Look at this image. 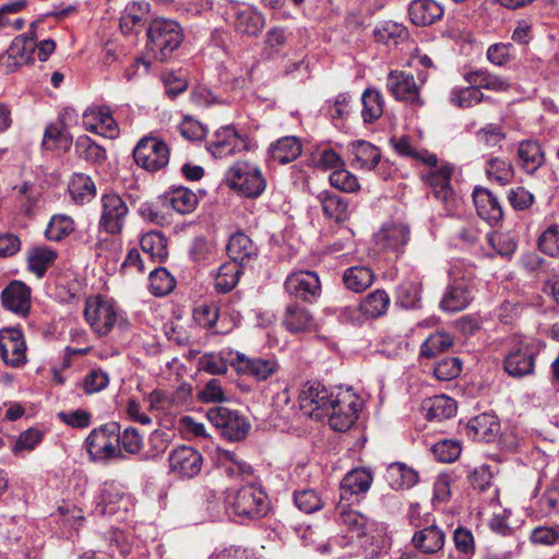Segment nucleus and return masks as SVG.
I'll return each instance as SVG.
<instances>
[{"mask_svg":"<svg viewBox=\"0 0 559 559\" xmlns=\"http://www.w3.org/2000/svg\"><path fill=\"white\" fill-rule=\"evenodd\" d=\"M132 155L136 166L154 174L168 165L170 148L162 139L147 135L139 140Z\"/></svg>","mask_w":559,"mask_h":559,"instance_id":"7","label":"nucleus"},{"mask_svg":"<svg viewBox=\"0 0 559 559\" xmlns=\"http://www.w3.org/2000/svg\"><path fill=\"white\" fill-rule=\"evenodd\" d=\"M57 258L58 252L50 247H34L27 253V269L37 278H43L47 270L55 264Z\"/></svg>","mask_w":559,"mask_h":559,"instance_id":"32","label":"nucleus"},{"mask_svg":"<svg viewBox=\"0 0 559 559\" xmlns=\"http://www.w3.org/2000/svg\"><path fill=\"white\" fill-rule=\"evenodd\" d=\"M449 274L451 283L440 300V309L445 312H459L467 308L474 299V278L471 273L461 276L459 265H453Z\"/></svg>","mask_w":559,"mask_h":559,"instance_id":"6","label":"nucleus"},{"mask_svg":"<svg viewBox=\"0 0 559 559\" xmlns=\"http://www.w3.org/2000/svg\"><path fill=\"white\" fill-rule=\"evenodd\" d=\"M72 144V136L56 124H49L44 133L43 146L46 150L68 151Z\"/></svg>","mask_w":559,"mask_h":559,"instance_id":"55","label":"nucleus"},{"mask_svg":"<svg viewBox=\"0 0 559 559\" xmlns=\"http://www.w3.org/2000/svg\"><path fill=\"white\" fill-rule=\"evenodd\" d=\"M141 249L154 262H164L168 257V240L162 231H150L140 240Z\"/></svg>","mask_w":559,"mask_h":559,"instance_id":"38","label":"nucleus"},{"mask_svg":"<svg viewBox=\"0 0 559 559\" xmlns=\"http://www.w3.org/2000/svg\"><path fill=\"white\" fill-rule=\"evenodd\" d=\"M150 292L156 297L170 294L176 287L175 277L165 267H156L150 273Z\"/></svg>","mask_w":559,"mask_h":559,"instance_id":"50","label":"nucleus"},{"mask_svg":"<svg viewBox=\"0 0 559 559\" xmlns=\"http://www.w3.org/2000/svg\"><path fill=\"white\" fill-rule=\"evenodd\" d=\"M386 88L396 100L423 106L420 86L416 84L413 74L405 71L392 70L388 74Z\"/></svg>","mask_w":559,"mask_h":559,"instance_id":"18","label":"nucleus"},{"mask_svg":"<svg viewBox=\"0 0 559 559\" xmlns=\"http://www.w3.org/2000/svg\"><path fill=\"white\" fill-rule=\"evenodd\" d=\"M74 221L66 214H56L51 217L45 235L48 240L61 241L74 231Z\"/></svg>","mask_w":559,"mask_h":559,"instance_id":"52","label":"nucleus"},{"mask_svg":"<svg viewBox=\"0 0 559 559\" xmlns=\"http://www.w3.org/2000/svg\"><path fill=\"white\" fill-rule=\"evenodd\" d=\"M255 143L234 126H226L217 130L207 150L215 158H223L241 152L251 151Z\"/></svg>","mask_w":559,"mask_h":559,"instance_id":"9","label":"nucleus"},{"mask_svg":"<svg viewBox=\"0 0 559 559\" xmlns=\"http://www.w3.org/2000/svg\"><path fill=\"white\" fill-rule=\"evenodd\" d=\"M226 185L241 195L255 199L260 197L266 187V180L261 170L242 160H238L227 170Z\"/></svg>","mask_w":559,"mask_h":559,"instance_id":"4","label":"nucleus"},{"mask_svg":"<svg viewBox=\"0 0 559 559\" xmlns=\"http://www.w3.org/2000/svg\"><path fill=\"white\" fill-rule=\"evenodd\" d=\"M373 481V474L366 467L353 468L347 472L340 484L341 500L365 496Z\"/></svg>","mask_w":559,"mask_h":559,"instance_id":"23","label":"nucleus"},{"mask_svg":"<svg viewBox=\"0 0 559 559\" xmlns=\"http://www.w3.org/2000/svg\"><path fill=\"white\" fill-rule=\"evenodd\" d=\"M120 428L117 421H109L91 431L85 447L93 461L124 457L120 449Z\"/></svg>","mask_w":559,"mask_h":559,"instance_id":"3","label":"nucleus"},{"mask_svg":"<svg viewBox=\"0 0 559 559\" xmlns=\"http://www.w3.org/2000/svg\"><path fill=\"white\" fill-rule=\"evenodd\" d=\"M75 153L91 164H103L107 158L106 150L87 135L76 139Z\"/></svg>","mask_w":559,"mask_h":559,"instance_id":"46","label":"nucleus"},{"mask_svg":"<svg viewBox=\"0 0 559 559\" xmlns=\"http://www.w3.org/2000/svg\"><path fill=\"white\" fill-rule=\"evenodd\" d=\"M454 338L447 332H437L431 334L420 346V356L424 358H433L438 354L444 353L453 346Z\"/></svg>","mask_w":559,"mask_h":559,"instance_id":"49","label":"nucleus"},{"mask_svg":"<svg viewBox=\"0 0 559 559\" xmlns=\"http://www.w3.org/2000/svg\"><path fill=\"white\" fill-rule=\"evenodd\" d=\"M243 265L230 260L222 264L215 277V288L219 293L233 290L239 282Z\"/></svg>","mask_w":559,"mask_h":559,"instance_id":"43","label":"nucleus"},{"mask_svg":"<svg viewBox=\"0 0 559 559\" xmlns=\"http://www.w3.org/2000/svg\"><path fill=\"white\" fill-rule=\"evenodd\" d=\"M302 146L298 138L284 136L272 144L269 154L270 158L278 164H287L300 156Z\"/></svg>","mask_w":559,"mask_h":559,"instance_id":"36","label":"nucleus"},{"mask_svg":"<svg viewBox=\"0 0 559 559\" xmlns=\"http://www.w3.org/2000/svg\"><path fill=\"white\" fill-rule=\"evenodd\" d=\"M83 124L90 132L115 139L119 134V128L112 117L109 106H93L83 114Z\"/></svg>","mask_w":559,"mask_h":559,"instance_id":"20","label":"nucleus"},{"mask_svg":"<svg viewBox=\"0 0 559 559\" xmlns=\"http://www.w3.org/2000/svg\"><path fill=\"white\" fill-rule=\"evenodd\" d=\"M453 543L462 558L471 559L475 555V538L468 528L459 526L453 533Z\"/></svg>","mask_w":559,"mask_h":559,"instance_id":"60","label":"nucleus"},{"mask_svg":"<svg viewBox=\"0 0 559 559\" xmlns=\"http://www.w3.org/2000/svg\"><path fill=\"white\" fill-rule=\"evenodd\" d=\"M385 479L391 488L399 490L412 488L418 483L419 477L418 473L406 464L394 462L388 466Z\"/></svg>","mask_w":559,"mask_h":559,"instance_id":"37","label":"nucleus"},{"mask_svg":"<svg viewBox=\"0 0 559 559\" xmlns=\"http://www.w3.org/2000/svg\"><path fill=\"white\" fill-rule=\"evenodd\" d=\"M374 273L368 266L355 265L343 273V283L347 289L361 293L372 285Z\"/></svg>","mask_w":559,"mask_h":559,"instance_id":"39","label":"nucleus"},{"mask_svg":"<svg viewBox=\"0 0 559 559\" xmlns=\"http://www.w3.org/2000/svg\"><path fill=\"white\" fill-rule=\"evenodd\" d=\"M0 357L7 366L19 368L26 362V343L20 329L0 330Z\"/></svg>","mask_w":559,"mask_h":559,"instance_id":"15","label":"nucleus"},{"mask_svg":"<svg viewBox=\"0 0 559 559\" xmlns=\"http://www.w3.org/2000/svg\"><path fill=\"white\" fill-rule=\"evenodd\" d=\"M84 317L98 335H107L117 321V312L111 300L97 295L85 301Z\"/></svg>","mask_w":559,"mask_h":559,"instance_id":"10","label":"nucleus"},{"mask_svg":"<svg viewBox=\"0 0 559 559\" xmlns=\"http://www.w3.org/2000/svg\"><path fill=\"white\" fill-rule=\"evenodd\" d=\"M537 348L522 340H515L503 360V367L513 378H522L534 372Z\"/></svg>","mask_w":559,"mask_h":559,"instance_id":"11","label":"nucleus"},{"mask_svg":"<svg viewBox=\"0 0 559 559\" xmlns=\"http://www.w3.org/2000/svg\"><path fill=\"white\" fill-rule=\"evenodd\" d=\"M0 300L5 310L26 318L32 307V288L22 281L13 280L2 289Z\"/></svg>","mask_w":559,"mask_h":559,"instance_id":"16","label":"nucleus"},{"mask_svg":"<svg viewBox=\"0 0 559 559\" xmlns=\"http://www.w3.org/2000/svg\"><path fill=\"white\" fill-rule=\"evenodd\" d=\"M358 399L349 392H337L329 416V424L333 430L346 431L356 421L359 412Z\"/></svg>","mask_w":559,"mask_h":559,"instance_id":"13","label":"nucleus"},{"mask_svg":"<svg viewBox=\"0 0 559 559\" xmlns=\"http://www.w3.org/2000/svg\"><path fill=\"white\" fill-rule=\"evenodd\" d=\"M264 26V17L262 14L252 11L243 10L237 13L235 27L245 35L258 36Z\"/></svg>","mask_w":559,"mask_h":559,"instance_id":"48","label":"nucleus"},{"mask_svg":"<svg viewBox=\"0 0 559 559\" xmlns=\"http://www.w3.org/2000/svg\"><path fill=\"white\" fill-rule=\"evenodd\" d=\"M361 117L365 123H372L382 116L384 102L380 92L367 88L361 96Z\"/></svg>","mask_w":559,"mask_h":559,"instance_id":"47","label":"nucleus"},{"mask_svg":"<svg viewBox=\"0 0 559 559\" xmlns=\"http://www.w3.org/2000/svg\"><path fill=\"white\" fill-rule=\"evenodd\" d=\"M461 444L453 440H442L432 445L435 457L443 463L455 461L461 454Z\"/></svg>","mask_w":559,"mask_h":559,"instance_id":"64","label":"nucleus"},{"mask_svg":"<svg viewBox=\"0 0 559 559\" xmlns=\"http://www.w3.org/2000/svg\"><path fill=\"white\" fill-rule=\"evenodd\" d=\"M538 249L552 258H559V225L548 226L537 240Z\"/></svg>","mask_w":559,"mask_h":559,"instance_id":"58","label":"nucleus"},{"mask_svg":"<svg viewBox=\"0 0 559 559\" xmlns=\"http://www.w3.org/2000/svg\"><path fill=\"white\" fill-rule=\"evenodd\" d=\"M462 362L457 357H444L435 364L433 374L440 381H450L460 376Z\"/></svg>","mask_w":559,"mask_h":559,"instance_id":"59","label":"nucleus"},{"mask_svg":"<svg viewBox=\"0 0 559 559\" xmlns=\"http://www.w3.org/2000/svg\"><path fill=\"white\" fill-rule=\"evenodd\" d=\"M396 299L405 309L417 308L420 301V284L412 280L402 281L396 288Z\"/></svg>","mask_w":559,"mask_h":559,"instance_id":"53","label":"nucleus"},{"mask_svg":"<svg viewBox=\"0 0 559 559\" xmlns=\"http://www.w3.org/2000/svg\"><path fill=\"white\" fill-rule=\"evenodd\" d=\"M231 365L238 372L251 376L258 381L269 379L280 367L274 358H249L242 354H237Z\"/></svg>","mask_w":559,"mask_h":559,"instance_id":"24","label":"nucleus"},{"mask_svg":"<svg viewBox=\"0 0 559 559\" xmlns=\"http://www.w3.org/2000/svg\"><path fill=\"white\" fill-rule=\"evenodd\" d=\"M464 79L468 84L476 86L479 91L485 88L495 92H504L510 86L506 80L491 74L488 70L469 71L465 73Z\"/></svg>","mask_w":559,"mask_h":559,"instance_id":"41","label":"nucleus"},{"mask_svg":"<svg viewBox=\"0 0 559 559\" xmlns=\"http://www.w3.org/2000/svg\"><path fill=\"white\" fill-rule=\"evenodd\" d=\"M283 325L294 334L318 331V323L312 313L308 308L297 302L287 305L283 317Z\"/></svg>","mask_w":559,"mask_h":559,"instance_id":"25","label":"nucleus"},{"mask_svg":"<svg viewBox=\"0 0 559 559\" xmlns=\"http://www.w3.org/2000/svg\"><path fill=\"white\" fill-rule=\"evenodd\" d=\"M294 503L304 513L310 514L324 507L320 491L313 488H301L294 491Z\"/></svg>","mask_w":559,"mask_h":559,"instance_id":"45","label":"nucleus"},{"mask_svg":"<svg viewBox=\"0 0 559 559\" xmlns=\"http://www.w3.org/2000/svg\"><path fill=\"white\" fill-rule=\"evenodd\" d=\"M206 417L221 436L231 442L245 440L251 428L245 415L223 405L210 407Z\"/></svg>","mask_w":559,"mask_h":559,"instance_id":"5","label":"nucleus"},{"mask_svg":"<svg viewBox=\"0 0 559 559\" xmlns=\"http://www.w3.org/2000/svg\"><path fill=\"white\" fill-rule=\"evenodd\" d=\"M352 154L361 168L373 169L381 159L380 150L370 142L358 140L350 144Z\"/></svg>","mask_w":559,"mask_h":559,"instance_id":"44","label":"nucleus"},{"mask_svg":"<svg viewBox=\"0 0 559 559\" xmlns=\"http://www.w3.org/2000/svg\"><path fill=\"white\" fill-rule=\"evenodd\" d=\"M423 411L426 419L442 421L456 414V403L449 396L436 395L424 402Z\"/></svg>","mask_w":559,"mask_h":559,"instance_id":"34","label":"nucleus"},{"mask_svg":"<svg viewBox=\"0 0 559 559\" xmlns=\"http://www.w3.org/2000/svg\"><path fill=\"white\" fill-rule=\"evenodd\" d=\"M473 201L478 216L489 225L498 224L503 212L497 197L488 189L476 187L473 191Z\"/></svg>","mask_w":559,"mask_h":559,"instance_id":"26","label":"nucleus"},{"mask_svg":"<svg viewBox=\"0 0 559 559\" xmlns=\"http://www.w3.org/2000/svg\"><path fill=\"white\" fill-rule=\"evenodd\" d=\"M323 214L334 219L336 223H343L348 218V202L341 195L329 191H321L318 197Z\"/></svg>","mask_w":559,"mask_h":559,"instance_id":"33","label":"nucleus"},{"mask_svg":"<svg viewBox=\"0 0 559 559\" xmlns=\"http://www.w3.org/2000/svg\"><path fill=\"white\" fill-rule=\"evenodd\" d=\"M486 175L489 180L495 181L500 186H506L512 180L514 170L509 160L499 157H491L486 164Z\"/></svg>","mask_w":559,"mask_h":559,"instance_id":"51","label":"nucleus"},{"mask_svg":"<svg viewBox=\"0 0 559 559\" xmlns=\"http://www.w3.org/2000/svg\"><path fill=\"white\" fill-rule=\"evenodd\" d=\"M412 546L425 556H433L443 551L445 545V532L435 523L421 530L415 531L412 537Z\"/></svg>","mask_w":559,"mask_h":559,"instance_id":"21","label":"nucleus"},{"mask_svg":"<svg viewBox=\"0 0 559 559\" xmlns=\"http://www.w3.org/2000/svg\"><path fill=\"white\" fill-rule=\"evenodd\" d=\"M198 369L209 374H225L228 370L227 360L217 353H205L198 360Z\"/></svg>","mask_w":559,"mask_h":559,"instance_id":"61","label":"nucleus"},{"mask_svg":"<svg viewBox=\"0 0 559 559\" xmlns=\"http://www.w3.org/2000/svg\"><path fill=\"white\" fill-rule=\"evenodd\" d=\"M334 392L330 391L320 382H314L301 393V406H313V409H321L326 414L335 400Z\"/></svg>","mask_w":559,"mask_h":559,"instance_id":"31","label":"nucleus"},{"mask_svg":"<svg viewBox=\"0 0 559 559\" xmlns=\"http://www.w3.org/2000/svg\"><path fill=\"white\" fill-rule=\"evenodd\" d=\"M102 214L99 228L109 235L121 234L128 215V206L122 198L116 192L102 195Z\"/></svg>","mask_w":559,"mask_h":559,"instance_id":"12","label":"nucleus"},{"mask_svg":"<svg viewBox=\"0 0 559 559\" xmlns=\"http://www.w3.org/2000/svg\"><path fill=\"white\" fill-rule=\"evenodd\" d=\"M165 207H169L179 214H189L193 212L198 205L197 194L186 187H173L159 197Z\"/></svg>","mask_w":559,"mask_h":559,"instance_id":"28","label":"nucleus"},{"mask_svg":"<svg viewBox=\"0 0 559 559\" xmlns=\"http://www.w3.org/2000/svg\"><path fill=\"white\" fill-rule=\"evenodd\" d=\"M390 301V297L384 289H376L362 298L359 304V311L367 319H379L386 313Z\"/></svg>","mask_w":559,"mask_h":559,"instance_id":"35","label":"nucleus"},{"mask_svg":"<svg viewBox=\"0 0 559 559\" xmlns=\"http://www.w3.org/2000/svg\"><path fill=\"white\" fill-rule=\"evenodd\" d=\"M193 318L200 326L212 329L219 318V307L216 302L202 304L194 309Z\"/></svg>","mask_w":559,"mask_h":559,"instance_id":"62","label":"nucleus"},{"mask_svg":"<svg viewBox=\"0 0 559 559\" xmlns=\"http://www.w3.org/2000/svg\"><path fill=\"white\" fill-rule=\"evenodd\" d=\"M285 290L297 299L314 302L321 295L319 275L312 271H298L290 273L285 283Z\"/></svg>","mask_w":559,"mask_h":559,"instance_id":"14","label":"nucleus"},{"mask_svg":"<svg viewBox=\"0 0 559 559\" xmlns=\"http://www.w3.org/2000/svg\"><path fill=\"white\" fill-rule=\"evenodd\" d=\"M379 243L384 250L400 251L409 239V230L405 225L392 224L382 228Z\"/></svg>","mask_w":559,"mask_h":559,"instance_id":"40","label":"nucleus"},{"mask_svg":"<svg viewBox=\"0 0 559 559\" xmlns=\"http://www.w3.org/2000/svg\"><path fill=\"white\" fill-rule=\"evenodd\" d=\"M483 99L481 91L471 84L466 87H454L450 94L451 104L462 109L471 108Z\"/></svg>","mask_w":559,"mask_h":559,"instance_id":"54","label":"nucleus"},{"mask_svg":"<svg viewBox=\"0 0 559 559\" xmlns=\"http://www.w3.org/2000/svg\"><path fill=\"white\" fill-rule=\"evenodd\" d=\"M226 250L230 260L243 266L254 261L259 251L250 237L242 231L230 236Z\"/></svg>","mask_w":559,"mask_h":559,"instance_id":"29","label":"nucleus"},{"mask_svg":"<svg viewBox=\"0 0 559 559\" xmlns=\"http://www.w3.org/2000/svg\"><path fill=\"white\" fill-rule=\"evenodd\" d=\"M197 399L201 403H222L227 401L221 381L216 378L209 380L205 385L198 391Z\"/></svg>","mask_w":559,"mask_h":559,"instance_id":"63","label":"nucleus"},{"mask_svg":"<svg viewBox=\"0 0 559 559\" xmlns=\"http://www.w3.org/2000/svg\"><path fill=\"white\" fill-rule=\"evenodd\" d=\"M185 39L182 26L173 19L155 17L146 28V56L158 62L168 61Z\"/></svg>","mask_w":559,"mask_h":559,"instance_id":"1","label":"nucleus"},{"mask_svg":"<svg viewBox=\"0 0 559 559\" xmlns=\"http://www.w3.org/2000/svg\"><path fill=\"white\" fill-rule=\"evenodd\" d=\"M169 469L180 478H193L203 465V456L192 447L181 445L171 450L168 455Z\"/></svg>","mask_w":559,"mask_h":559,"instance_id":"17","label":"nucleus"},{"mask_svg":"<svg viewBox=\"0 0 559 559\" xmlns=\"http://www.w3.org/2000/svg\"><path fill=\"white\" fill-rule=\"evenodd\" d=\"M338 521L350 537L358 540L366 558L373 559L379 556L383 547V536L374 521L352 509L341 511Z\"/></svg>","mask_w":559,"mask_h":559,"instance_id":"2","label":"nucleus"},{"mask_svg":"<svg viewBox=\"0 0 559 559\" xmlns=\"http://www.w3.org/2000/svg\"><path fill=\"white\" fill-rule=\"evenodd\" d=\"M443 7L435 0H413L408 5V15L416 26H428L441 20Z\"/></svg>","mask_w":559,"mask_h":559,"instance_id":"27","label":"nucleus"},{"mask_svg":"<svg viewBox=\"0 0 559 559\" xmlns=\"http://www.w3.org/2000/svg\"><path fill=\"white\" fill-rule=\"evenodd\" d=\"M329 181L335 189L347 193L356 192L360 188L357 177L343 167L334 169Z\"/></svg>","mask_w":559,"mask_h":559,"instance_id":"57","label":"nucleus"},{"mask_svg":"<svg viewBox=\"0 0 559 559\" xmlns=\"http://www.w3.org/2000/svg\"><path fill=\"white\" fill-rule=\"evenodd\" d=\"M290 34L281 26L271 27L264 37V51L271 57L278 53L288 43Z\"/></svg>","mask_w":559,"mask_h":559,"instance_id":"56","label":"nucleus"},{"mask_svg":"<svg viewBox=\"0 0 559 559\" xmlns=\"http://www.w3.org/2000/svg\"><path fill=\"white\" fill-rule=\"evenodd\" d=\"M467 437L475 442H492L500 432V421L491 413H481L472 417L465 427Z\"/></svg>","mask_w":559,"mask_h":559,"instance_id":"22","label":"nucleus"},{"mask_svg":"<svg viewBox=\"0 0 559 559\" xmlns=\"http://www.w3.org/2000/svg\"><path fill=\"white\" fill-rule=\"evenodd\" d=\"M452 176L453 168L450 165L430 169L423 176L424 181L430 187L433 197L448 210L451 209L455 202V193L451 186Z\"/></svg>","mask_w":559,"mask_h":559,"instance_id":"19","label":"nucleus"},{"mask_svg":"<svg viewBox=\"0 0 559 559\" xmlns=\"http://www.w3.org/2000/svg\"><path fill=\"white\" fill-rule=\"evenodd\" d=\"M69 193L76 204H85L96 195V186L90 176L75 174L69 185Z\"/></svg>","mask_w":559,"mask_h":559,"instance_id":"42","label":"nucleus"},{"mask_svg":"<svg viewBox=\"0 0 559 559\" xmlns=\"http://www.w3.org/2000/svg\"><path fill=\"white\" fill-rule=\"evenodd\" d=\"M542 144L534 140H523L518 147V164L527 174H534L545 164Z\"/></svg>","mask_w":559,"mask_h":559,"instance_id":"30","label":"nucleus"},{"mask_svg":"<svg viewBox=\"0 0 559 559\" xmlns=\"http://www.w3.org/2000/svg\"><path fill=\"white\" fill-rule=\"evenodd\" d=\"M229 504L234 513L242 519L259 520L269 511L267 496L260 488L248 485L238 489Z\"/></svg>","mask_w":559,"mask_h":559,"instance_id":"8","label":"nucleus"}]
</instances>
